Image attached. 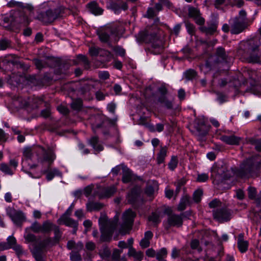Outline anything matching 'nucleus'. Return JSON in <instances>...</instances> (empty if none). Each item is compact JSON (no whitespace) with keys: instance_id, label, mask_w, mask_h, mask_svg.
Wrapping results in <instances>:
<instances>
[{"instance_id":"1","label":"nucleus","mask_w":261,"mask_h":261,"mask_svg":"<svg viewBox=\"0 0 261 261\" xmlns=\"http://www.w3.org/2000/svg\"><path fill=\"white\" fill-rule=\"evenodd\" d=\"M255 167L252 159H247L240 166L239 169L229 168L226 164L221 166H213L211 169V178L219 185L220 188L224 187L225 180L229 179L233 176L241 178H249L252 177Z\"/></svg>"},{"instance_id":"2","label":"nucleus","mask_w":261,"mask_h":261,"mask_svg":"<svg viewBox=\"0 0 261 261\" xmlns=\"http://www.w3.org/2000/svg\"><path fill=\"white\" fill-rule=\"evenodd\" d=\"M238 54L242 57L249 56L255 62L261 55V38L255 37L240 43Z\"/></svg>"},{"instance_id":"3","label":"nucleus","mask_w":261,"mask_h":261,"mask_svg":"<svg viewBox=\"0 0 261 261\" xmlns=\"http://www.w3.org/2000/svg\"><path fill=\"white\" fill-rule=\"evenodd\" d=\"M99 223L101 232L100 242H110L116 228V223L109 220L107 216L104 215H101L99 218Z\"/></svg>"},{"instance_id":"4","label":"nucleus","mask_w":261,"mask_h":261,"mask_svg":"<svg viewBox=\"0 0 261 261\" xmlns=\"http://www.w3.org/2000/svg\"><path fill=\"white\" fill-rule=\"evenodd\" d=\"M137 39L139 42H151L152 47L156 49L154 51L155 54H160L163 50L164 48L162 40L158 39L156 34L151 32L150 29L141 31L138 34Z\"/></svg>"},{"instance_id":"5","label":"nucleus","mask_w":261,"mask_h":261,"mask_svg":"<svg viewBox=\"0 0 261 261\" xmlns=\"http://www.w3.org/2000/svg\"><path fill=\"white\" fill-rule=\"evenodd\" d=\"M64 9L62 7H59L54 9H49L45 12L39 13L37 16V19L43 23H50L64 12Z\"/></svg>"},{"instance_id":"6","label":"nucleus","mask_w":261,"mask_h":261,"mask_svg":"<svg viewBox=\"0 0 261 261\" xmlns=\"http://www.w3.org/2000/svg\"><path fill=\"white\" fill-rule=\"evenodd\" d=\"M136 213L130 209H128L124 212L122 216V223L119 229V233L122 235L128 233L132 229L134 223Z\"/></svg>"},{"instance_id":"7","label":"nucleus","mask_w":261,"mask_h":261,"mask_svg":"<svg viewBox=\"0 0 261 261\" xmlns=\"http://www.w3.org/2000/svg\"><path fill=\"white\" fill-rule=\"evenodd\" d=\"M36 155L38 156L37 160L39 162L43 163L46 162L48 166L53 163L56 158L55 153L51 150L46 151L44 148L40 146L37 147Z\"/></svg>"},{"instance_id":"8","label":"nucleus","mask_w":261,"mask_h":261,"mask_svg":"<svg viewBox=\"0 0 261 261\" xmlns=\"http://www.w3.org/2000/svg\"><path fill=\"white\" fill-rule=\"evenodd\" d=\"M230 25V33L232 34H239L243 32L248 27L247 22L241 21L239 17L231 18L229 20Z\"/></svg>"},{"instance_id":"9","label":"nucleus","mask_w":261,"mask_h":261,"mask_svg":"<svg viewBox=\"0 0 261 261\" xmlns=\"http://www.w3.org/2000/svg\"><path fill=\"white\" fill-rule=\"evenodd\" d=\"M168 215L167 222H164L166 229H168L171 226L179 227L182 224V219L180 215L171 214V210L167 208L165 211Z\"/></svg>"},{"instance_id":"10","label":"nucleus","mask_w":261,"mask_h":261,"mask_svg":"<svg viewBox=\"0 0 261 261\" xmlns=\"http://www.w3.org/2000/svg\"><path fill=\"white\" fill-rule=\"evenodd\" d=\"M230 216V212L226 208H220L213 211L214 218L221 222L228 221Z\"/></svg>"},{"instance_id":"11","label":"nucleus","mask_w":261,"mask_h":261,"mask_svg":"<svg viewBox=\"0 0 261 261\" xmlns=\"http://www.w3.org/2000/svg\"><path fill=\"white\" fill-rule=\"evenodd\" d=\"M97 33L101 42H107L110 39V34H113V32L111 27H106L98 30Z\"/></svg>"},{"instance_id":"12","label":"nucleus","mask_w":261,"mask_h":261,"mask_svg":"<svg viewBox=\"0 0 261 261\" xmlns=\"http://www.w3.org/2000/svg\"><path fill=\"white\" fill-rule=\"evenodd\" d=\"M195 128L196 130L195 133L196 135L204 136L207 133V127L202 120H197L196 121Z\"/></svg>"},{"instance_id":"13","label":"nucleus","mask_w":261,"mask_h":261,"mask_svg":"<svg viewBox=\"0 0 261 261\" xmlns=\"http://www.w3.org/2000/svg\"><path fill=\"white\" fill-rule=\"evenodd\" d=\"M220 139L228 145H238L240 141V138L233 135H221Z\"/></svg>"},{"instance_id":"14","label":"nucleus","mask_w":261,"mask_h":261,"mask_svg":"<svg viewBox=\"0 0 261 261\" xmlns=\"http://www.w3.org/2000/svg\"><path fill=\"white\" fill-rule=\"evenodd\" d=\"M135 177L132 171L126 167L122 168V180L124 183H128L133 180H135Z\"/></svg>"},{"instance_id":"15","label":"nucleus","mask_w":261,"mask_h":261,"mask_svg":"<svg viewBox=\"0 0 261 261\" xmlns=\"http://www.w3.org/2000/svg\"><path fill=\"white\" fill-rule=\"evenodd\" d=\"M217 25L215 23H213L208 25L207 27L201 26L199 30L206 35H212L216 32Z\"/></svg>"},{"instance_id":"16","label":"nucleus","mask_w":261,"mask_h":261,"mask_svg":"<svg viewBox=\"0 0 261 261\" xmlns=\"http://www.w3.org/2000/svg\"><path fill=\"white\" fill-rule=\"evenodd\" d=\"M238 246L239 250L242 253L246 252L248 249V243L247 241L244 240V235L242 233L238 236Z\"/></svg>"},{"instance_id":"17","label":"nucleus","mask_w":261,"mask_h":261,"mask_svg":"<svg viewBox=\"0 0 261 261\" xmlns=\"http://www.w3.org/2000/svg\"><path fill=\"white\" fill-rule=\"evenodd\" d=\"M89 143L92 146L94 149L98 152L102 151L103 149V146L99 143L98 138L96 136L93 137L89 139Z\"/></svg>"},{"instance_id":"18","label":"nucleus","mask_w":261,"mask_h":261,"mask_svg":"<svg viewBox=\"0 0 261 261\" xmlns=\"http://www.w3.org/2000/svg\"><path fill=\"white\" fill-rule=\"evenodd\" d=\"M87 7L89 8V11L95 15H100L103 12V10L99 7L95 2L89 3L87 5Z\"/></svg>"},{"instance_id":"19","label":"nucleus","mask_w":261,"mask_h":261,"mask_svg":"<svg viewBox=\"0 0 261 261\" xmlns=\"http://www.w3.org/2000/svg\"><path fill=\"white\" fill-rule=\"evenodd\" d=\"M128 255L133 257L135 260L141 261L143 258V253L141 251H137L134 248H131L128 250Z\"/></svg>"},{"instance_id":"20","label":"nucleus","mask_w":261,"mask_h":261,"mask_svg":"<svg viewBox=\"0 0 261 261\" xmlns=\"http://www.w3.org/2000/svg\"><path fill=\"white\" fill-rule=\"evenodd\" d=\"M158 190V185L156 181H153L151 183L147 184L145 190V193L147 195H153Z\"/></svg>"},{"instance_id":"21","label":"nucleus","mask_w":261,"mask_h":261,"mask_svg":"<svg viewBox=\"0 0 261 261\" xmlns=\"http://www.w3.org/2000/svg\"><path fill=\"white\" fill-rule=\"evenodd\" d=\"M53 244L54 242H52L51 238H48L39 242L35 247V249L38 248L39 250H40L41 252H42V250L45 248L50 245L53 246Z\"/></svg>"},{"instance_id":"22","label":"nucleus","mask_w":261,"mask_h":261,"mask_svg":"<svg viewBox=\"0 0 261 261\" xmlns=\"http://www.w3.org/2000/svg\"><path fill=\"white\" fill-rule=\"evenodd\" d=\"M42 173L46 174V179L47 180H51L55 176H62V173L56 168L51 169L47 172L43 171H42Z\"/></svg>"},{"instance_id":"23","label":"nucleus","mask_w":261,"mask_h":261,"mask_svg":"<svg viewBox=\"0 0 261 261\" xmlns=\"http://www.w3.org/2000/svg\"><path fill=\"white\" fill-rule=\"evenodd\" d=\"M15 245H16L15 238L12 236H10L7 239V244H0V249L2 250L7 249L10 248H12Z\"/></svg>"},{"instance_id":"24","label":"nucleus","mask_w":261,"mask_h":261,"mask_svg":"<svg viewBox=\"0 0 261 261\" xmlns=\"http://www.w3.org/2000/svg\"><path fill=\"white\" fill-rule=\"evenodd\" d=\"M58 222L60 224L62 223L69 227L76 226L77 223H78L77 222L75 221L70 217L59 218L58 220Z\"/></svg>"},{"instance_id":"25","label":"nucleus","mask_w":261,"mask_h":261,"mask_svg":"<svg viewBox=\"0 0 261 261\" xmlns=\"http://www.w3.org/2000/svg\"><path fill=\"white\" fill-rule=\"evenodd\" d=\"M94 185L91 184L86 187L83 190H78L74 193L75 196H80L82 195H89L92 194L94 189Z\"/></svg>"},{"instance_id":"26","label":"nucleus","mask_w":261,"mask_h":261,"mask_svg":"<svg viewBox=\"0 0 261 261\" xmlns=\"http://www.w3.org/2000/svg\"><path fill=\"white\" fill-rule=\"evenodd\" d=\"M55 225L49 221H44L42 224V233H49Z\"/></svg>"},{"instance_id":"27","label":"nucleus","mask_w":261,"mask_h":261,"mask_svg":"<svg viewBox=\"0 0 261 261\" xmlns=\"http://www.w3.org/2000/svg\"><path fill=\"white\" fill-rule=\"evenodd\" d=\"M103 205L99 202H89L87 204V208L88 211H98L101 209Z\"/></svg>"},{"instance_id":"28","label":"nucleus","mask_w":261,"mask_h":261,"mask_svg":"<svg viewBox=\"0 0 261 261\" xmlns=\"http://www.w3.org/2000/svg\"><path fill=\"white\" fill-rule=\"evenodd\" d=\"M38 146L31 147H27L24 149L23 150V156L27 159H30L31 158L33 153H36L37 147Z\"/></svg>"},{"instance_id":"29","label":"nucleus","mask_w":261,"mask_h":261,"mask_svg":"<svg viewBox=\"0 0 261 261\" xmlns=\"http://www.w3.org/2000/svg\"><path fill=\"white\" fill-rule=\"evenodd\" d=\"M167 154L166 147H162L159 153L157 155V162L158 164H161L164 162Z\"/></svg>"},{"instance_id":"30","label":"nucleus","mask_w":261,"mask_h":261,"mask_svg":"<svg viewBox=\"0 0 261 261\" xmlns=\"http://www.w3.org/2000/svg\"><path fill=\"white\" fill-rule=\"evenodd\" d=\"M53 230H54L55 234V236L54 237V244L53 245H55L59 242L62 237V233L60 231L59 227L56 225L54 226Z\"/></svg>"},{"instance_id":"31","label":"nucleus","mask_w":261,"mask_h":261,"mask_svg":"<svg viewBox=\"0 0 261 261\" xmlns=\"http://www.w3.org/2000/svg\"><path fill=\"white\" fill-rule=\"evenodd\" d=\"M112 7L115 11H118L120 9L126 10L128 8L127 4L125 3L122 2L119 0L116 3H113Z\"/></svg>"},{"instance_id":"32","label":"nucleus","mask_w":261,"mask_h":261,"mask_svg":"<svg viewBox=\"0 0 261 261\" xmlns=\"http://www.w3.org/2000/svg\"><path fill=\"white\" fill-rule=\"evenodd\" d=\"M217 56L220 61H226L227 55L226 54L225 50L222 47H219L217 49Z\"/></svg>"},{"instance_id":"33","label":"nucleus","mask_w":261,"mask_h":261,"mask_svg":"<svg viewBox=\"0 0 261 261\" xmlns=\"http://www.w3.org/2000/svg\"><path fill=\"white\" fill-rule=\"evenodd\" d=\"M167 250L165 248L161 249L156 254V258L159 261L164 260L167 255Z\"/></svg>"},{"instance_id":"34","label":"nucleus","mask_w":261,"mask_h":261,"mask_svg":"<svg viewBox=\"0 0 261 261\" xmlns=\"http://www.w3.org/2000/svg\"><path fill=\"white\" fill-rule=\"evenodd\" d=\"M158 101L161 104L164 105L168 109H171L172 108V102L168 100L165 96H161L158 99Z\"/></svg>"},{"instance_id":"35","label":"nucleus","mask_w":261,"mask_h":261,"mask_svg":"<svg viewBox=\"0 0 261 261\" xmlns=\"http://www.w3.org/2000/svg\"><path fill=\"white\" fill-rule=\"evenodd\" d=\"M30 103V101H28L27 99H22L20 97L17 100L14 101V104L15 105H18L20 108H25L28 107Z\"/></svg>"},{"instance_id":"36","label":"nucleus","mask_w":261,"mask_h":261,"mask_svg":"<svg viewBox=\"0 0 261 261\" xmlns=\"http://www.w3.org/2000/svg\"><path fill=\"white\" fill-rule=\"evenodd\" d=\"M148 221L149 222H151L153 224L154 226H156L161 221L160 219V216L155 213H152L148 217Z\"/></svg>"},{"instance_id":"37","label":"nucleus","mask_w":261,"mask_h":261,"mask_svg":"<svg viewBox=\"0 0 261 261\" xmlns=\"http://www.w3.org/2000/svg\"><path fill=\"white\" fill-rule=\"evenodd\" d=\"M30 103L29 105L31 106L33 108H37L39 105L42 103L43 100L41 98L38 97H33L29 99Z\"/></svg>"},{"instance_id":"38","label":"nucleus","mask_w":261,"mask_h":261,"mask_svg":"<svg viewBox=\"0 0 261 261\" xmlns=\"http://www.w3.org/2000/svg\"><path fill=\"white\" fill-rule=\"evenodd\" d=\"M188 13L189 16L191 17H193L194 19L199 15H200L199 10L192 7L189 8Z\"/></svg>"},{"instance_id":"39","label":"nucleus","mask_w":261,"mask_h":261,"mask_svg":"<svg viewBox=\"0 0 261 261\" xmlns=\"http://www.w3.org/2000/svg\"><path fill=\"white\" fill-rule=\"evenodd\" d=\"M188 203V197H183L178 205L177 210L179 211H182L186 208V205Z\"/></svg>"},{"instance_id":"40","label":"nucleus","mask_w":261,"mask_h":261,"mask_svg":"<svg viewBox=\"0 0 261 261\" xmlns=\"http://www.w3.org/2000/svg\"><path fill=\"white\" fill-rule=\"evenodd\" d=\"M71 106L73 110H79L82 106V100L81 99H75L73 101Z\"/></svg>"},{"instance_id":"41","label":"nucleus","mask_w":261,"mask_h":261,"mask_svg":"<svg viewBox=\"0 0 261 261\" xmlns=\"http://www.w3.org/2000/svg\"><path fill=\"white\" fill-rule=\"evenodd\" d=\"M178 164V160L176 156L172 157L170 162L168 164L169 168L173 171L177 167Z\"/></svg>"},{"instance_id":"42","label":"nucleus","mask_w":261,"mask_h":261,"mask_svg":"<svg viewBox=\"0 0 261 261\" xmlns=\"http://www.w3.org/2000/svg\"><path fill=\"white\" fill-rule=\"evenodd\" d=\"M10 46V41L5 38L0 40V49L5 50Z\"/></svg>"},{"instance_id":"43","label":"nucleus","mask_w":261,"mask_h":261,"mask_svg":"<svg viewBox=\"0 0 261 261\" xmlns=\"http://www.w3.org/2000/svg\"><path fill=\"white\" fill-rule=\"evenodd\" d=\"M31 230L36 233L42 232V225L38 222H35L31 227Z\"/></svg>"},{"instance_id":"44","label":"nucleus","mask_w":261,"mask_h":261,"mask_svg":"<svg viewBox=\"0 0 261 261\" xmlns=\"http://www.w3.org/2000/svg\"><path fill=\"white\" fill-rule=\"evenodd\" d=\"M0 169L1 170L4 172L5 174L12 175L13 174V172L10 168V167L7 164L5 163H2L0 165Z\"/></svg>"},{"instance_id":"45","label":"nucleus","mask_w":261,"mask_h":261,"mask_svg":"<svg viewBox=\"0 0 261 261\" xmlns=\"http://www.w3.org/2000/svg\"><path fill=\"white\" fill-rule=\"evenodd\" d=\"M16 21L20 23L23 24L24 25H27L29 23L28 17L22 13L21 14V15L19 18H17Z\"/></svg>"},{"instance_id":"46","label":"nucleus","mask_w":261,"mask_h":261,"mask_svg":"<svg viewBox=\"0 0 261 261\" xmlns=\"http://www.w3.org/2000/svg\"><path fill=\"white\" fill-rule=\"evenodd\" d=\"M77 58L79 61L81 62L86 69H88L89 67V62L85 56L80 55L77 56Z\"/></svg>"},{"instance_id":"47","label":"nucleus","mask_w":261,"mask_h":261,"mask_svg":"<svg viewBox=\"0 0 261 261\" xmlns=\"http://www.w3.org/2000/svg\"><path fill=\"white\" fill-rule=\"evenodd\" d=\"M42 253V252L39 250L38 248L34 249L33 254L36 261H45L43 259Z\"/></svg>"},{"instance_id":"48","label":"nucleus","mask_w":261,"mask_h":261,"mask_svg":"<svg viewBox=\"0 0 261 261\" xmlns=\"http://www.w3.org/2000/svg\"><path fill=\"white\" fill-rule=\"evenodd\" d=\"M122 252V250H119L117 249H115L113 250V253H112V259L114 260L118 261L120 259V255Z\"/></svg>"},{"instance_id":"49","label":"nucleus","mask_w":261,"mask_h":261,"mask_svg":"<svg viewBox=\"0 0 261 261\" xmlns=\"http://www.w3.org/2000/svg\"><path fill=\"white\" fill-rule=\"evenodd\" d=\"M196 76V72L193 69H189L185 72V76L188 80H192Z\"/></svg>"},{"instance_id":"50","label":"nucleus","mask_w":261,"mask_h":261,"mask_svg":"<svg viewBox=\"0 0 261 261\" xmlns=\"http://www.w3.org/2000/svg\"><path fill=\"white\" fill-rule=\"evenodd\" d=\"M70 259L72 261H80L82 260V257L77 252L72 251L70 253Z\"/></svg>"},{"instance_id":"51","label":"nucleus","mask_w":261,"mask_h":261,"mask_svg":"<svg viewBox=\"0 0 261 261\" xmlns=\"http://www.w3.org/2000/svg\"><path fill=\"white\" fill-rule=\"evenodd\" d=\"M99 254L103 258L109 257L111 255V251L107 247H105L102 250L100 251Z\"/></svg>"},{"instance_id":"52","label":"nucleus","mask_w":261,"mask_h":261,"mask_svg":"<svg viewBox=\"0 0 261 261\" xmlns=\"http://www.w3.org/2000/svg\"><path fill=\"white\" fill-rule=\"evenodd\" d=\"M8 6L9 7L22 8L24 7V4L21 2L12 0L8 4Z\"/></svg>"},{"instance_id":"53","label":"nucleus","mask_w":261,"mask_h":261,"mask_svg":"<svg viewBox=\"0 0 261 261\" xmlns=\"http://www.w3.org/2000/svg\"><path fill=\"white\" fill-rule=\"evenodd\" d=\"M251 143L257 151H261V140H253L251 141Z\"/></svg>"},{"instance_id":"54","label":"nucleus","mask_w":261,"mask_h":261,"mask_svg":"<svg viewBox=\"0 0 261 261\" xmlns=\"http://www.w3.org/2000/svg\"><path fill=\"white\" fill-rule=\"evenodd\" d=\"M116 192V188L114 186L108 187L106 189L105 192L108 196L113 195Z\"/></svg>"},{"instance_id":"55","label":"nucleus","mask_w":261,"mask_h":261,"mask_svg":"<svg viewBox=\"0 0 261 261\" xmlns=\"http://www.w3.org/2000/svg\"><path fill=\"white\" fill-rule=\"evenodd\" d=\"M208 178V176L207 174L202 173L198 175L197 180L199 182H205Z\"/></svg>"},{"instance_id":"56","label":"nucleus","mask_w":261,"mask_h":261,"mask_svg":"<svg viewBox=\"0 0 261 261\" xmlns=\"http://www.w3.org/2000/svg\"><path fill=\"white\" fill-rule=\"evenodd\" d=\"M113 50L119 56L123 57L125 55V50L119 46H115L113 47Z\"/></svg>"},{"instance_id":"57","label":"nucleus","mask_w":261,"mask_h":261,"mask_svg":"<svg viewBox=\"0 0 261 261\" xmlns=\"http://www.w3.org/2000/svg\"><path fill=\"white\" fill-rule=\"evenodd\" d=\"M140 245L142 248H146L149 246L150 241L147 239L143 238L141 240Z\"/></svg>"},{"instance_id":"58","label":"nucleus","mask_w":261,"mask_h":261,"mask_svg":"<svg viewBox=\"0 0 261 261\" xmlns=\"http://www.w3.org/2000/svg\"><path fill=\"white\" fill-rule=\"evenodd\" d=\"M246 12L245 10H242L239 12V16L237 17L240 18L241 21H243L244 22H247V18H246Z\"/></svg>"},{"instance_id":"59","label":"nucleus","mask_w":261,"mask_h":261,"mask_svg":"<svg viewBox=\"0 0 261 261\" xmlns=\"http://www.w3.org/2000/svg\"><path fill=\"white\" fill-rule=\"evenodd\" d=\"M73 210V205H71L63 214L60 218H64L70 217V216L71 215L72 211Z\"/></svg>"},{"instance_id":"60","label":"nucleus","mask_w":261,"mask_h":261,"mask_svg":"<svg viewBox=\"0 0 261 261\" xmlns=\"http://www.w3.org/2000/svg\"><path fill=\"white\" fill-rule=\"evenodd\" d=\"M221 203L219 199L216 198L210 202L209 206L211 208H215L220 205Z\"/></svg>"},{"instance_id":"61","label":"nucleus","mask_w":261,"mask_h":261,"mask_svg":"<svg viewBox=\"0 0 261 261\" xmlns=\"http://www.w3.org/2000/svg\"><path fill=\"white\" fill-rule=\"evenodd\" d=\"M101 49L99 48H96L95 47H91L90 49H89V53L92 56H97L99 53V51Z\"/></svg>"},{"instance_id":"62","label":"nucleus","mask_w":261,"mask_h":261,"mask_svg":"<svg viewBox=\"0 0 261 261\" xmlns=\"http://www.w3.org/2000/svg\"><path fill=\"white\" fill-rule=\"evenodd\" d=\"M248 196H255L257 194V191L255 188L250 186L247 189Z\"/></svg>"},{"instance_id":"63","label":"nucleus","mask_w":261,"mask_h":261,"mask_svg":"<svg viewBox=\"0 0 261 261\" xmlns=\"http://www.w3.org/2000/svg\"><path fill=\"white\" fill-rule=\"evenodd\" d=\"M12 248L15 251L18 256H20L22 254L23 250L21 246L19 245H15Z\"/></svg>"},{"instance_id":"64","label":"nucleus","mask_w":261,"mask_h":261,"mask_svg":"<svg viewBox=\"0 0 261 261\" xmlns=\"http://www.w3.org/2000/svg\"><path fill=\"white\" fill-rule=\"evenodd\" d=\"M86 248L88 250L93 251L95 249L96 246L94 243L89 241L86 243Z\"/></svg>"}]
</instances>
